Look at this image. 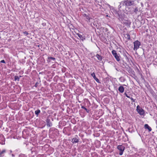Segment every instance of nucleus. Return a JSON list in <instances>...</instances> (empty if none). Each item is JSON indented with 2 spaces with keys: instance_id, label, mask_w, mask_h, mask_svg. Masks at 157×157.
Instances as JSON below:
<instances>
[{
  "instance_id": "1",
  "label": "nucleus",
  "mask_w": 157,
  "mask_h": 157,
  "mask_svg": "<svg viewBox=\"0 0 157 157\" xmlns=\"http://www.w3.org/2000/svg\"><path fill=\"white\" fill-rule=\"evenodd\" d=\"M114 13L116 15V17L121 22L124 21L125 18H127V16L123 13H122L121 11H117L114 10Z\"/></svg>"
},
{
  "instance_id": "2",
  "label": "nucleus",
  "mask_w": 157,
  "mask_h": 157,
  "mask_svg": "<svg viewBox=\"0 0 157 157\" xmlns=\"http://www.w3.org/2000/svg\"><path fill=\"white\" fill-rule=\"evenodd\" d=\"M135 1L134 0H124L123 1L121 2L118 7L119 8H121L122 6H130L132 5L135 6Z\"/></svg>"
},
{
  "instance_id": "3",
  "label": "nucleus",
  "mask_w": 157,
  "mask_h": 157,
  "mask_svg": "<svg viewBox=\"0 0 157 157\" xmlns=\"http://www.w3.org/2000/svg\"><path fill=\"white\" fill-rule=\"evenodd\" d=\"M50 134L52 136V137L56 138L57 137L59 134L58 130L55 128H52L49 130Z\"/></svg>"
},
{
  "instance_id": "4",
  "label": "nucleus",
  "mask_w": 157,
  "mask_h": 157,
  "mask_svg": "<svg viewBox=\"0 0 157 157\" xmlns=\"http://www.w3.org/2000/svg\"><path fill=\"white\" fill-rule=\"evenodd\" d=\"M141 13L140 8H139L135 6V8H133L131 12L130 13L131 14L136 15L139 16L140 14Z\"/></svg>"
},
{
  "instance_id": "5",
  "label": "nucleus",
  "mask_w": 157,
  "mask_h": 157,
  "mask_svg": "<svg viewBox=\"0 0 157 157\" xmlns=\"http://www.w3.org/2000/svg\"><path fill=\"white\" fill-rule=\"evenodd\" d=\"M81 108L82 109L79 110V112L80 113H83L84 114H86L87 113H89L90 110L87 106L82 105V104H81Z\"/></svg>"
},
{
  "instance_id": "6",
  "label": "nucleus",
  "mask_w": 157,
  "mask_h": 157,
  "mask_svg": "<svg viewBox=\"0 0 157 157\" xmlns=\"http://www.w3.org/2000/svg\"><path fill=\"white\" fill-rule=\"evenodd\" d=\"M45 121L46 123V125L47 127H49L52 126V121H53V118L51 116L49 115L48 116Z\"/></svg>"
},
{
  "instance_id": "7",
  "label": "nucleus",
  "mask_w": 157,
  "mask_h": 157,
  "mask_svg": "<svg viewBox=\"0 0 157 157\" xmlns=\"http://www.w3.org/2000/svg\"><path fill=\"white\" fill-rule=\"evenodd\" d=\"M138 113L140 115H144V111L139 105H138L136 109Z\"/></svg>"
},
{
  "instance_id": "8",
  "label": "nucleus",
  "mask_w": 157,
  "mask_h": 157,
  "mask_svg": "<svg viewBox=\"0 0 157 157\" xmlns=\"http://www.w3.org/2000/svg\"><path fill=\"white\" fill-rule=\"evenodd\" d=\"M134 48H133L134 50H136L139 48L140 46V42L138 40H136L133 42Z\"/></svg>"
},
{
  "instance_id": "9",
  "label": "nucleus",
  "mask_w": 157,
  "mask_h": 157,
  "mask_svg": "<svg viewBox=\"0 0 157 157\" xmlns=\"http://www.w3.org/2000/svg\"><path fill=\"white\" fill-rule=\"evenodd\" d=\"M112 53L114 57L116 59V60L118 62L120 61V63H121V60H120V56L118 55L116 51L115 50H113L112 51Z\"/></svg>"
},
{
  "instance_id": "10",
  "label": "nucleus",
  "mask_w": 157,
  "mask_h": 157,
  "mask_svg": "<svg viewBox=\"0 0 157 157\" xmlns=\"http://www.w3.org/2000/svg\"><path fill=\"white\" fill-rule=\"evenodd\" d=\"M117 148L119 150V155H122L124 150V147L122 145H119L117 146Z\"/></svg>"
},
{
  "instance_id": "11",
  "label": "nucleus",
  "mask_w": 157,
  "mask_h": 157,
  "mask_svg": "<svg viewBox=\"0 0 157 157\" xmlns=\"http://www.w3.org/2000/svg\"><path fill=\"white\" fill-rule=\"evenodd\" d=\"M122 23L125 25L126 26H129L131 24V22L127 17V18H125L124 21H123Z\"/></svg>"
},
{
  "instance_id": "12",
  "label": "nucleus",
  "mask_w": 157,
  "mask_h": 157,
  "mask_svg": "<svg viewBox=\"0 0 157 157\" xmlns=\"http://www.w3.org/2000/svg\"><path fill=\"white\" fill-rule=\"evenodd\" d=\"M5 139L4 136L2 135L0 136V144H5Z\"/></svg>"
},
{
  "instance_id": "13",
  "label": "nucleus",
  "mask_w": 157,
  "mask_h": 157,
  "mask_svg": "<svg viewBox=\"0 0 157 157\" xmlns=\"http://www.w3.org/2000/svg\"><path fill=\"white\" fill-rule=\"evenodd\" d=\"M47 62L48 63L52 62V63H54L55 62V58L52 57H48V58Z\"/></svg>"
},
{
  "instance_id": "14",
  "label": "nucleus",
  "mask_w": 157,
  "mask_h": 157,
  "mask_svg": "<svg viewBox=\"0 0 157 157\" xmlns=\"http://www.w3.org/2000/svg\"><path fill=\"white\" fill-rule=\"evenodd\" d=\"M91 75L92 77H93L94 79L97 82L99 83H100L99 80L96 77L95 74L94 72H93V73H92L91 74Z\"/></svg>"
},
{
  "instance_id": "15",
  "label": "nucleus",
  "mask_w": 157,
  "mask_h": 157,
  "mask_svg": "<svg viewBox=\"0 0 157 157\" xmlns=\"http://www.w3.org/2000/svg\"><path fill=\"white\" fill-rule=\"evenodd\" d=\"M79 139L78 137H75L72 139L71 142L73 144H75L78 143L79 141Z\"/></svg>"
},
{
  "instance_id": "16",
  "label": "nucleus",
  "mask_w": 157,
  "mask_h": 157,
  "mask_svg": "<svg viewBox=\"0 0 157 157\" xmlns=\"http://www.w3.org/2000/svg\"><path fill=\"white\" fill-rule=\"evenodd\" d=\"M144 128L145 129H147L149 132L151 131L152 129L151 127L147 124H145L144 125Z\"/></svg>"
},
{
  "instance_id": "17",
  "label": "nucleus",
  "mask_w": 157,
  "mask_h": 157,
  "mask_svg": "<svg viewBox=\"0 0 157 157\" xmlns=\"http://www.w3.org/2000/svg\"><path fill=\"white\" fill-rule=\"evenodd\" d=\"M77 35L83 41L85 40V36L82 35L79 33H77Z\"/></svg>"
},
{
  "instance_id": "18",
  "label": "nucleus",
  "mask_w": 157,
  "mask_h": 157,
  "mask_svg": "<svg viewBox=\"0 0 157 157\" xmlns=\"http://www.w3.org/2000/svg\"><path fill=\"white\" fill-rule=\"evenodd\" d=\"M128 131L129 132L131 133H132V132H134V128L133 125H132L131 127H130L128 128Z\"/></svg>"
},
{
  "instance_id": "19",
  "label": "nucleus",
  "mask_w": 157,
  "mask_h": 157,
  "mask_svg": "<svg viewBox=\"0 0 157 157\" xmlns=\"http://www.w3.org/2000/svg\"><path fill=\"white\" fill-rule=\"evenodd\" d=\"M118 90L120 93H123L124 91V88L123 86H120L119 87Z\"/></svg>"
},
{
  "instance_id": "20",
  "label": "nucleus",
  "mask_w": 157,
  "mask_h": 157,
  "mask_svg": "<svg viewBox=\"0 0 157 157\" xmlns=\"http://www.w3.org/2000/svg\"><path fill=\"white\" fill-rule=\"evenodd\" d=\"M127 71L130 74H131L133 73L134 72V70H133L132 69V68L130 67H128V69H127Z\"/></svg>"
},
{
  "instance_id": "21",
  "label": "nucleus",
  "mask_w": 157,
  "mask_h": 157,
  "mask_svg": "<svg viewBox=\"0 0 157 157\" xmlns=\"http://www.w3.org/2000/svg\"><path fill=\"white\" fill-rule=\"evenodd\" d=\"M36 148L35 147H32L31 149V153L33 155L36 154Z\"/></svg>"
},
{
  "instance_id": "22",
  "label": "nucleus",
  "mask_w": 157,
  "mask_h": 157,
  "mask_svg": "<svg viewBox=\"0 0 157 157\" xmlns=\"http://www.w3.org/2000/svg\"><path fill=\"white\" fill-rule=\"evenodd\" d=\"M96 56L97 58L100 61H101L103 59V57L102 56L99 55L98 54H97L96 55Z\"/></svg>"
},
{
  "instance_id": "23",
  "label": "nucleus",
  "mask_w": 157,
  "mask_h": 157,
  "mask_svg": "<svg viewBox=\"0 0 157 157\" xmlns=\"http://www.w3.org/2000/svg\"><path fill=\"white\" fill-rule=\"evenodd\" d=\"M122 63H121V66L123 68H124L125 67H126V66H128V65L125 62H124L123 60H122Z\"/></svg>"
},
{
  "instance_id": "24",
  "label": "nucleus",
  "mask_w": 157,
  "mask_h": 157,
  "mask_svg": "<svg viewBox=\"0 0 157 157\" xmlns=\"http://www.w3.org/2000/svg\"><path fill=\"white\" fill-rule=\"evenodd\" d=\"M124 37L128 40H130L131 39L130 35L128 34H124Z\"/></svg>"
},
{
  "instance_id": "25",
  "label": "nucleus",
  "mask_w": 157,
  "mask_h": 157,
  "mask_svg": "<svg viewBox=\"0 0 157 157\" xmlns=\"http://www.w3.org/2000/svg\"><path fill=\"white\" fill-rule=\"evenodd\" d=\"M83 17H86V19L88 20L90 22V19H91V18L89 17L88 15L86 14V13H84L83 15Z\"/></svg>"
},
{
  "instance_id": "26",
  "label": "nucleus",
  "mask_w": 157,
  "mask_h": 157,
  "mask_svg": "<svg viewBox=\"0 0 157 157\" xmlns=\"http://www.w3.org/2000/svg\"><path fill=\"white\" fill-rule=\"evenodd\" d=\"M40 111L39 109H38L36 110L35 112V113L37 116L40 113Z\"/></svg>"
},
{
  "instance_id": "27",
  "label": "nucleus",
  "mask_w": 157,
  "mask_h": 157,
  "mask_svg": "<svg viewBox=\"0 0 157 157\" xmlns=\"http://www.w3.org/2000/svg\"><path fill=\"white\" fill-rule=\"evenodd\" d=\"M132 75H131V76L133 78L135 79H136V78H137V76L136 75L135 72H134L133 73L131 74Z\"/></svg>"
},
{
  "instance_id": "28",
  "label": "nucleus",
  "mask_w": 157,
  "mask_h": 157,
  "mask_svg": "<svg viewBox=\"0 0 157 157\" xmlns=\"http://www.w3.org/2000/svg\"><path fill=\"white\" fill-rule=\"evenodd\" d=\"M20 79V78L17 76H14V80L15 81H19Z\"/></svg>"
},
{
  "instance_id": "29",
  "label": "nucleus",
  "mask_w": 157,
  "mask_h": 157,
  "mask_svg": "<svg viewBox=\"0 0 157 157\" xmlns=\"http://www.w3.org/2000/svg\"><path fill=\"white\" fill-rule=\"evenodd\" d=\"M40 81L39 82H36L35 85H34V86L35 87H37L39 86V85L40 83Z\"/></svg>"
},
{
  "instance_id": "30",
  "label": "nucleus",
  "mask_w": 157,
  "mask_h": 157,
  "mask_svg": "<svg viewBox=\"0 0 157 157\" xmlns=\"http://www.w3.org/2000/svg\"><path fill=\"white\" fill-rule=\"evenodd\" d=\"M139 74L140 75L141 78H142V80H143L144 81H145V79L144 78L143 75H142V74L141 72H139Z\"/></svg>"
},
{
  "instance_id": "31",
  "label": "nucleus",
  "mask_w": 157,
  "mask_h": 157,
  "mask_svg": "<svg viewBox=\"0 0 157 157\" xmlns=\"http://www.w3.org/2000/svg\"><path fill=\"white\" fill-rule=\"evenodd\" d=\"M119 79L121 82H124L125 81V79L123 77H121L119 78Z\"/></svg>"
},
{
  "instance_id": "32",
  "label": "nucleus",
  "mask_w": 157,
  "mask_h": 157,
  "mask_svg": "<svg viewBox=\"0 0 157 157\" xmlns=\"http://www.w3.org/2000/svg\"><path fill=\"white\" fill-rule=\"evenodd\" d=\"M104 121V120L103 118H101L100 119L99 121V123L100 124H102Z\"/></svg>"
},
{
  "instance_id": "33",
  "label": "nucleus",
  "mask_w": 157,
  "mask_h": 157,
  "mask_svg": "<svg viewBox=\"0 0 157 157\" xmlns=\"http://www.w3.org/2000/svg\"><path fill=\"white\" fill-rule=\"evenodd\" d=\"M19 157H27V156L25 154H21L19 155Z\"/></svg>"
},
{
  "instance_id": "34",
  "label": "nucleus",
  "mask_w": 157,
  "mask_h": 157,
  "mask_svg": "<svg viewBox=\"0 0 157 157\" xmlns=\"http://www.w3.org/2000/svg\"><path fill=\"white\" fill-rule=\"evenodd\" d=\"M23 33L24 34V35H25L26 36H27V35H29V33H28V32L26 31L23 32Z\"/></svg>"
},
{
  "instance_id": "35",
  "label": "nucleus",
  "mask_w": 157,
  "mask_h": 157,
  "mask_svg": "<svg viewBox=\"0 0 157 157\" xmlns=\"http://www.w3.org/2000/svg\"><path fill=\"white\" fill-rule=\"evenodd\" d=\"M129 98L131 99V100L133 102H135V100L133 99L132 97H130V98Z\"/></svg>"
},
{
  "instance_id": "36",
  "label": "nucleus",
  "mask_w": 157,
  "mask_h": 157,
  "mask_svg": "<svg viewBox=\"0 0 157 157\" xmlns=\"http://www.w3.org/2000/svg\"><path fill=\"white\" fill-rule=\"evenodd\" d=\"M124 94L126 96V97L128 98H130V96H128V94H127L126 93V92H125L124 93Z\"/></svg>"
},
{
  "instance_id": "37",
  "label": "nucleus",
  "mask_w": 157,
  "mask_h": 157,
  "mask_svg": "<svg viewBox=\"0 0 157 157\" xmlns=\"http://www.w3.org/2000/svg\"><path fill=\"white\" fill-rule=\"evenodd\" d=\"M0 63H6V62H5V61L4 60H1L0 61Z\"/></svg>"
},
{
  "instance_id": "38",
  "label": "nucleus",
  "mask_w": 157,
  "mask_h": 157,
  "mask_svg": "<svg viewBox=\"0 0 157 157\" xmlns=\"http://www.w3.org/2000/svg\"><path fill=\"white\" fill-rule=\"evenodd\" d=\"M108 6L109 7V8H110V9H112L113 10V7L109 5L108 4Z\"/></svg>"
},
{
  "instance_id": "39",
  "label": "nucleus",
  "mask_w": 157,
  "mask_h": 157,
  "mask_svg": "<svg viewBox=\"0 0 157 157\" xmlns=\"http://www.w3.org/2000/svg\"><path fill=\"white\" fill-rule=\"evenodd\" d=\"M11 155L12 157H15V155H14V154H11H11L10 155H8V157H9Z\"/></svg>"
},
{
  "instance_id": "40",
  "label": "nucleus",
  "mask_w": 157,
  "mask_h": 157,
  "mask_svg": "<svg viewBox=\"0 0 157 157\" xmlns=\"http://www.w3.org/2000/svg\"><path fill=\"white\" fill-rule=\"evenodd\" d=\"M42 25L44 26H45L46 25V23L45 22H43L42 23Z\"/></svg>"
},
{
  "instance_id": "41",
  "label": "nucleus",
  "mask_w": 157,
  "mask_h": 157,
  "mask_svg": "<svg viewBox=\"0 0 157 157\" xmlns=\"http://www.w3.org/2000/svg\"><path fill=\"white\" fill-rule=\"evenodd\" d=\"M150 92L151 94H153V93H154L153 91L152 90H150Z\"/></svg>"
},
{
  "instance_id": "42",
  "label": "nucleus",
  "mask_w": 157,
  "mask_h": 157,
  "mask_svg": "<svg viewBox=\"0 0 157 157\" xmlns=\"http://www.w3.org/2000/svg\"><path fill=\"white\" fill-rule=\"evenodd\" d=\"M105 79H106V80L107 81H108H108L109 80V78H105Z\"/></svg>"
},
{
  "instance_id": "43",
  "label": "nucleus",
  "mask_w": 157,
  "mask_h": 157,
  "mask_svg": "<svg viewBox=\"0 0 157 157\" xmlns=\"http://www.w3.org/2000/svg\"><path fill=\"white\" fill-rule=\"evenodd\" d=\"M128 67H127V66H126V67H125V68H126V70H127V69H128Z\"/></svg>"
},
{
  "instance_id": "44",
  "label": "nucleus",
  "mask_w": 157,
  "mask_h": 157,
  "mask_svg": "<svg viewBox=\"0 0 157 157\" xmlns=\"http://www.w3.org/2000/svg\"><path fill=\"white\" fill-rule=\"evenodd\" d=\"M67 128L66 127H65L63 129V131H64V129H65L66 128Z\"/></svg>"
},
{
  "instance_id": "45",
  "label": "nucleus",
  "mask_w": 157,
  "mask_h": 157,
  "mask_svg": "<svg viewBox=\"0 0 157 157\" xmlns=\"http://www.w3.org/2000/svg\"><path fill=\"white\" fill-rule=\"evenodd\" d=\"M1 124H0V127H1Z\"/></svg>"
},
{
  "instance_id": "46",
  "label": "nucleus",
  "mask_w": 157,
  "mask_h": 157,
  "mask_svg": "<svg viewBox=\"0 0 157 157\" xmlns=\"http://www.w3.org/2000/svg\"><path fill=\"white\" fill-rule=\"evenodd\" d=\"M143 55H144V52H143Z\"/></svg>"
},
{
  "instance_id": "47",
  "label": "nucleus",
  "mask_w": 157,
  "mask_h": 157,
  "mask_svg": "<svg viewBox=\"0 0 157 157\" xmlns=\"http://www.w3.org/2000/svg\"><path fill=\"white\" fill-rule=\"evenodd\" d=\"M21 77V76L20 75V76H19V77L20 78V77Z\"/></svg>"
},
{
  "instance_id": "48",
  "label": "nucleus",
  "mask_w": 157,
  "mask_h": 157,
  "mask_svg": "<svg viewBox=\"0 0 157 157\" xmlns=\"http://www.w3.org/2000/svg\"><path fill=\"white\" fill-rule=\"evenodd\" d=\"M124 133L125 134L126 136H127V135L126 134V133Z\"/></svg>"
},
{
  "instance_id": "49",
  "label": "nucleus",
  "mask_w": 157,
  "mask_h": 157,
  "mask_svg": "<svg viewBox=\"0 0 157 157\" xmlns=\"http://www.w3.org/2000/svg\"><path fill=\"white\" fill-rule=\"evenodd\" d=\"M132 46H131V47H132Z\"/></svg>"
},
{
  "instance_id": "50",
  "label": "nucleus",
  "mask_w": 157,
  "mask_h": 157,
  "mask_svg": "<svg viewBox=\"0 0 157 157\" xmlns=\"http://www.w3.org/2000/svg\"><path fill=\"white\" fill-rule=\"evenodd\" d=\"M38 47H39V45H38Z\"/></svg>"
},
{
  "instance_id": "51",
  "label": "nucleus",
  "mask_w": 157,
  "mask_h": 157,
  "mask_svg": "<svg viewBox=\"0 0 157 157\" xmlns=\"http://www.w3.org/2000/svg\"><path fill=\"white\" fill-rule=\"evenodd\" d=\"M106 16L108 17V15H106Z\"/></svg>"
},
{
  "instance_id": "52",
  "label": "nucleus",
  "mask_w": 157,
  "mask_h": 157,
  "mask_svg": "<svg viewBox=\"0 0 157 157\" xmlns=\"http://www.w3.org/2000/svg\"><path fill=\"white\" fill-rule=\"evenodd\" d=\"M45 111H44V113H45Z\"/></svg>"
},
{
  "instance_id": "53",
  "label": "nucleus",
  "mask_w": 157,
  "mask_h": 157,
  "mask_svg": "<svg viewBox=\"0 0 157 157\" xmlns=\"http://www.w3.org/2000/svg\"><path fill=\"white\" fill-rule=\"evenodd\" d=\"M45 111H44V113H45Z\"/></svg>"
}]
</instances>
